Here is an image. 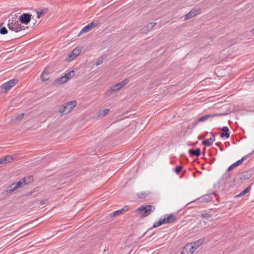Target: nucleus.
Here are the masks:
<instances>
[{"label":"nucleus","instance_id":"obj_43","mask_svg":"<svg viewBox=\"0 0 254 254\" xmlns=\"http://www.w3.org/2000/svg\"><path fill=\"white\" fill-rule=\"evenodd\" d=\"M47 201V200H45H45H42L40 202V204L41 205H44V204H45L46 203Z\"/></svg>","mask_w":254,"mask_h":254},{"label":"nucleus","instance_id":"obj_14","mask_svg":"<svg viewBox=\"0 0 254 254\" xmlns=\"http://www.w3.org/2000/svg\"><path fill=\"white\" fill-rule=\"evenodd\" d=\"M68 110V106L67 103L60 107L58 112L61 114H66L69 112H67Z\"/></svg>","mask_w":254,"mask_h":254},{"label":"nucleus","instance_id":"obj_16","mask_svg":"<svg viewBox=\"0 0 254 254\" xmlns=\"http://www.w3.org/2000/svg\"><path fill=\"white\" fill-rule=\"evenodd\" d=\"M204 238H202L192 243V244L193 247H194V249H197L199 246L202 245L204 242Z\"/></svg>","mask_w":254,"mask_h":254},{"label":"nucleus","instance_id":"obj_12","mask_svg":"<svg viewBox=\"0 0 254 254\" xmlns=\"http://www.w3.org/2000/svg\"><path fill=\"white\" fill-rule=\"evenodd\" d=\"M129 207L127 205L124 207L123 208L118 210L111 214V216H117L118 215L123 214L124 212L128 210Z\"/></svg>","mask_w":254,"mask_h":254},{"label":"nucleus","instance_id":"obj_20","mask_svg":"<svg viewBox=\"0 0 254 254\" xmlns=\"http://www.w3.org/2000/svg\"><path fill=\"white\" fill-rule=\"evenodd\" d=\"M41 80L43 81H46L48 80L49 78V73L47 72L46 70H44L41 75Z\"/></svg>","mask_w":254,"mask_h":254},{"label":"nucleus","instance_id":"obj_11","mask_svg":"<svg viewBox=\"0 0 254 254\" xmlns=\"http://www.w3.org/2000/svg\"><path fill=\"white\" fill-rule=\"evenodd\" d=\"M221 130L222 131L220 133V137L221 138L226 137V138H228L230 137V133L229 132V128L227 127H223L221 129Z\"/></svg>","mask_w":254,"mask_h":254},{"label":"nucleus","instance_id":"obj_47","mask_svg":"<svg viewBox=\"0 0 254 254\" xmlns=\"http://www.w3.org/2000/svg\"><path fill=\"white\" fill-rule=\"evenodd\" d=\"M253 153H254V150L252 151L251 153H250V154H252Z\"/></svg>","mask_w":254,"mask_h":254},{"label":"nucleus","instance_id":"obj_18","mask_svg":"<svg viewBox=\"0 0 254 254\" xmlns=\"http://www.w3.org/2000/svg\"><path fill=\"white\" fill-rule=\"evenodd\" d=\"M27 184H28V183L26 182V178H23L21 179L19 181H18L17 183H15V188L18 189Z\"/></svg>","mask_w":254,"mask_h":254},{"label":"nucleus","instance_id":"obj_32","mask_svg":"<svg viewBox=\"0 0 254 254\" xmlns=\"http://www.w3.org/2000/svg\"><path fill=\"white\" fill-rule=\"evenodd\" d=\"M202 144L205 146H209L212 144V143L208 140V139H206L202 142Z\"/></svg>","mask_w":254,"mask_h":254},{"label":"nucleus","instance_id":"obj_8","mask_svg":"<svg viewBox=\"0 0 254 254\" xmlns=\"http://www.w3.org/2000/svg\"><path fill=\"white\" fill-rule=\"evenodd\" d=\"M251 154H248V155H245L243 157H242L241 159L239 160L238 161H237V162H235L234 163H233V164H232L230 167H229V168H228L227 169V171L228 172H229L231 170H232L235 167L241 165L243 162L246 160L248 157L250 156Z\"/></svg>","mask_w":254,"mask_h":254},{"label":"nucleus","instance_id":"obj_31","mask_svg":"<svg viewBox=\"0 0 254 254\" xmlns=\"http://www.w3.org/2000/svg\"><path fill=\"white\" fill-rule=\"evenodd\" d=\"M211 216V214H210L209 213H206V212H205V213H201L200 214V217L203 218H206V219H209V218H210Z\"/></svg>","mask_w":254,"mask_h":254},{"label":"nucleus","instance_id":"obj_19","mask_svg":"<svg viewBox=\"0 0 254 254\" xmlns=\"http://www.w3.org/2000/svg\"><path fill=\"white\" fill-rule=\"evenodd\" d=\"M14 158V155H7L2 157L4 164L12 162Z\"/></svg>","mask_w":254,"mask_h":254},{"label":"nucleus","instance_id":"obj_21","mask_svg":"<svg viewBox=\"0 0 254 254\" xmlns=\"http://www.w3.org/2000/svg\"><path fill=\"white\" fill-rule=\"evenodd\" d=\"M109 112V109H105L103 110H100L98 112V117L99 118H102L107 115Z\"/></svg>","mask_w":254,"mask_h":254},{"label":"nucleus","instance_id":"obj_5","mask_svg":"<svg viewBox=\"0 0 254 254\" xmlns=\"http://www.w3.org/2000/svg\"><path fill=\"white\" fill-rule=\"evenodd\" d=\"M100 24V22L97 20H94L90 23L88 24L86 26H85L84 27H83L81 31L80 32L79 35H81V34L83 33H86L87 32H89L92 29L94 28L97 26L99 25Z\"/></svg>","mask_w":254,"mask_h":254},{"label":"nucleus","instance_id":"obj_48","mask_svg":"<svg viewBox=\"0 0 254 254\" xmlns=\"http://www.w3.org/2000/svg\"><path fill=\"white\" fill-rule=\"evenodd\" d=\"M31 194H32V192L28 193L27 194V195H30Z\"/></svg>","mask_w":254,"mask_h":254},{"label":"nucleus","instance_id":"obj_41","mask_svg":"<svg viewBox=\"0 0 254 254\" xmlns=\"http://www.w3.org/2000/svg\"><path fill=\"white\" fill-rule=\"evenodd\" d=\"M161 222H162V224H165V223H168L166 221V217H165L164 218L162 219H160Z\"/></svg>","mask_w":254,"mask_h":254},{"label":"nucleus","instance_id":"obj_13","mask_svg":"<svg viewBox=\"0 0 254 254\" xmlns=\"http://www.w3.org/2000/svg\"><path fill=\"white\" fill-rule=\"evenodd\" d=\"M189 152L191 157H198L200 155L201 150L199 148H197L195 149H190L189 150Z\"/></svg>","mask_w":254,"mask_h":254},{"label":"nucleus","instance_id":"obj_22","mask_svg":"<svg viewBox=\"0 0 254 254\" xmlns=\"http://www.w3.org/2000/svg\"><path fill=\"white\" fill-rule=\"evenodd\" d=\"M250 189H251V186H249L245 190H244L243 191H242L241 192H240V193H239L238 194L236 195L235 197L236 198L239 197H241L242 196L245 195L246 193H247L250 191Z\"/></svg>","mask_w":254,"mask_h":254},{"label":"nucleus","instance_id":"obj_2","mask_svg":"<svg viewBox=\"0 0 254 254\" xmlns=\"http://www.w3.org/2000/svg\"><path fill=\"white\" fill-rule=\"evenodd\" d=\"M24 27L14 18H12L9 20L8 27L11 31H13L15 32H19L22 30L25 29Z\"/></svg>","mask_w":254,"mask_h":254},{"label":"nucleus","instance_id":"obj_40","mask_svg":"<svg viewBox=\"0 0 254 254\" xmlns=\"http://www.w3.org/2000/svg\"><path fill=\"white\" fill-rule=\"evenodd\" d=\"M212 137L208 139V140L212 143L213 142L215 141V137L214 133H212Z\"/></svg>","mask_w":254,"mask_h":254},{"label":"nucleus","instance_id":"obj_26","mask_svg":"<svg viewBox=\"0 0 254 254\" xmlns=\"http://www.w3.org/2000/svg\"><path fill=\"white\" fill-rule=\"evenodd\" d=\"M81 51V48L76 47L72 50V54H74V55H75V57H77L78 55H80Z\"/></svg>","mask_w":254,"mask_h":254},{"label":"nucleus","instance_id":"obj_23","mask_svg":"<svg viewBox=\"0 0 254 254\" xmlns=\"http://www.w3.org/2000/svg\"><path fill=\"white\" fill-rule=\"evenodd\" d=\"M149 194V191L140 192L137 193V195L140 198H144L146 197Z\"/></svg>","mask_w":254,"mask_h":254},{"label":"nucleus","instance_id":"obj_42","mask_svg":"<svg viewBox=\"0 0 254 254\" xmlns=\"http://www.w3.org/2000/svg\"><path fill=\"white\" fill-rule=\"evenodd\" d=\"M220 144V142L216 143V145L219 146V147H220V149L221 151H223L224 149H223V146H221Z\"/></svg>","mask_w":254,"mask_h":254},{"label":"nucleus","instance_id":"obj_45","mask_svg":"<svg viewBox=\"0 0 254 254\" xmlns=\"http://www.w3.org/2000/svg\"><path fill=\"white\" fill-rule=\"evenodd\" d=\"M215 160V158H212L210 160V164L213 163Z\"/></svg>","mask_w":254,"mask_h":254},{"label":"nucleus","instance_id":"obj_34","mask_svg":"<svg viewBox=\"0 0 254 254\" xmlns=\"http://www.w3.org/2000/svg\"><path fill=\"white\" fill-rule=\"evenodd\" d=\"M103 58L102 57H99L97 60L95 62V64L96 65H100V64H101L102 63H103Z\"/></svg>","mask_w":254,"mask_h":254},{"label":"nucleus","instance_id":"obj_1","mask_svg":"<svg viewBox=\"0 0 254 254\" xmlns=\"http://www.w3.org/2000/svg\"><path fill=\"white\" fill-rule=\"evenodd\" d=\"M155 209V208L154 206L148 205L138 208L135 211L136 213L140 214L141 217L144 218L150 215Z\"/></svg>","mask_w":254,"mask_h":254},{"label":"nucleus","instance_id":"obj_27","mask_svg":"<svg viewBox=\"0 0 254 254\" xmlns=\"http://www.w3.org/2000/svg\"><path fill=\"white\" fill-rule=\"evenodd\" d=\"M74 75V71L71 70L69 72H68L67 73H66L64 76V78L66 79V81H67L69 79L71 78Z\"/></svg>","mask_w":254,"mask_h":254},{"label":"nucleus","instance_id":"obj_39","mask_svg":"<svg viewBox=\"0 0 254 254\" xmlns=\"http://www.w3.org/2000/svg\"><path fill=\"white\" fill-rule=\"evenodd\" d=\"M24 116V114L22 113L20 115H19L16 118V120L17 121H20Z\"/></svg>","mask_w":254,"mask_h":254},{"label":"nucleus","instance_id":"obj_37","mask_svg":"<svg viewBox=\"0 0 254 254\" xmlns=\"http://www.w3.org/2000/svg\"><path fill=\"white\" fill-rule=\"evenodd\" d=\"M189 246L190 247V251L191 253H192L193 252H194L195 251V250L197 249H194V247H193V244L192 243L190 244V245H187V247H189Z\"/></svg>","mask_w":254,"mask_h":254},{"label":"nucleus","instance_id":"obj_10","mask_svg":"<svg viewBox=\"0 0 254 254\" xmlns=\"http://www.w3.org/2000/svg\"><path fill=\"white\" fill-rule=\"evenodd\" d=\"M226 114H207L205 115L198 119L199 122H204L208 120L210 118H212L216 116H221L225 115Z\"/></svg>","mask_w":254,"mask_h":254},{"label":"nucleus","instance_id":"obj_36","mask_svg":"<svg viewBox=\"0 0 254 254\" xmlns=\"http://www.w3.org/2000/svg\"><path fill=\"white\" fill-rule=\"evenodd\" d=\"M76 57L75 55L72 54V51L68 55V60L70 61L74 60Z\"/></svg>","mask_w":254,"mask_h":254},{"label":"nucleus","instance_id":"obj_7","mask_svg":"<svg viewBox=\"0 0 254 254\" xmlns=\"http://www.w3.org/2000/svg\"><path fill=\"white\" fill-rule=\"evenodd\" d=\"M201 12V9L200 8H193L185 16V20H187L190 19Z\"/></svg>","mask_w":254,"mask_h":254},{"label":"nucleus","instance_id":"obj_17","mask_svg":"<svg viewBox=\"0 0 254 254\" xmlns=\"http://www.w3.org/2000/svg\"><path fill=\"white\" fill-rule=\"evenodd\" d=\"M67 104L68 106V110L67 112H70L72 110V109L76 106V102L75 100L71 101L70 102H67Z\"/></svg>","mask_w":254,"mask_h":254},{"label":"nucleus","instance_id":"obj_25","mask_svg":"<svg viewBox=\"0 0 254 254\" xmlns=\"http://www.w3.org/2000/svg\"><path fill=\"white\" fill-rule=\"evenodd\" d=\"M48 11V8H44L37 11V18H40L42 15L46 13Z\"/></svg>","mask_w":254,"mask_h":254},{"label":"nucleus","instance_id":"obj_30","mask_svg":"<svg viewBox=\"0 0 254 254\" xmlns=\"http://www.w3.org/2000/svg\"><path fill=\"white\" fill-rule=\"evenodd\" d=\"M251 176L249 175V174H248V173L247 172H245L244 173H243L242 176L240 177V179L241 180H247V179H249L250 178Z\"/></svg>","mask_w":254,"mask_h":254},{"label":"nucleus","instance_id":"obj_38","mask_svg":"<svg viewBox=\"0 0 254 254\" xmlns=\"http://www.w3.org/2000/svg\"><path fill=\"white\" fill-rule=\"evenodd\" d=\"M161 225H162V222H161V220H160L157 222L154 223L151 228H156Z\"/></svg>","mask_w":254,"mask_h":254},{"label":"nucleus","instance_id":"obj_24","mask_svg":"<svg viewBox=\"0 0 254 254\" xmlns=\"http://www.w3.org/2000/svg\"><path fill=\"white\" fill-rule=\"evenodd\" d=\"M66 79L64 78V76L57 79L55 82L57 84H62L66 82Z\"/></svg>","mask_w":254,"mask_h":254},{"label":"nucleus","instance_id":"obj_44","mask_svg":"<svg viewBox=\"0 0 254 254\" xmlns=\"http://www.w3.org/2000/svg\"><path fill=\"white\" fill-rule=\"evenodd\" d=\"M4 164L2 158L0 159V165Z\"/></svg>","mask_w":254,"mask_h":254},{"label":"nucleus","instance_id":"obj_49","mask_svg":"<svg viewBox=\"0 0 254 254\" xmlns=\"http://www.w3.org/2000/svg\"><path fill=\"white\" fill-rule=\"evenodd\" d=\"M2 23H0V27H1V26L2 25Z\"/></svg>","mask_w":254,"mask_h":254},{"label":"nucleus","instance_id":"obj_33","mask_svg":"<svg viewBox=\"0 0 254 254\" xmlns=\"http://www.w3.org/2000/svg\"><path fill=\"white\" fill-rule=\"evenodd\" d=\"M8 32V31L7 29L5 27H2L1 28H0V34L2 35H5L7 34Z\"/></svg>","mask_w":254,"mask_h":254},{"label":"nucleus","instance_id":"obj_9","mask_svg":"<svg viewBox=\"0 0 254 254\" xmlns=\"http://www.w3.org/2000/svg\"><path fill=\"white\" fill-rule=\"evenodd\" d=\"M156 25L155 22H150L147 24L142 28L141 29V32L142 33H147L151 31L152 28Z\"/></svg>","mask_w":254,"mask_h":254},{"label":"nucleus","instance_id":"obj_28","mask_svg":"<svg viewBox=\"0 0 254 254\" xmlns=\"http://www.w3.org/2000/svg\"><path fill=\"white\" fill-rule=\"evenodd\" d=\"M16 189H17V188H15V183H13L8 188V189L6 190V192L10 193L15 190Z\"/></svg>","mask_w":254,"mask_h":254},{"label":"nucleus","instance_id":"obj_3","mask_svg":"<svg viewBox=\"0 0 254 254\" xmlns=\"http://www.w3.org/2000/svg\"><path fill=\"white\" fill-rule=\"evenodd\" d=\"M128 82V79H125V80L114 85L111 87L110 89L107 92V95H110L114 92H118L120 89L124 87L127 84Z\"/></svg>","mask_w":254,"mask_h":254},{"label":"nucleus","instance_id":"obj_15","mask_svg":"<svg viewBox=\"0 0 254 254\" xmlns=\"http://www.w3.org/2000/svg\"><path fill=\"white\" fill-rule=\"evenodd\" d=\"M165 217L166 219V221L168 223H172L173 222H174L177 219L176 215L173 214H171L169 215H167V216Z\"/></svg>","mask_w":254,"mask_h":254},{"label":"nucleus","instance_id":"obj_29","mask_svg":"<svg viewBox=\"0 0 254 254\" xmlns=\"http://www.w3.org/2000/svg\"><path fill=\"white\" fill-rule=\"evenodd\" d=\"M212 198L209 195H205L201 198L200 201L209 202L211 201Z\"/></svg>","mask_w":254,"mask_h":254},{"label":"nucleus","instance_id":"obj_6","mask_svg":"<svg viewBox=\"0 0 254 254\" xmlns=\"http://www.w3.org/2000/svg\"><path fill=\"white\" fill-rule=\"evenodd\" d=\"M31 16L30 14L24 13L19 16L18 19L21 23L28 24L31 19Z\"/></svg>","mask_w":254,"mask_h":254},{"label":"nucleus","instance_id":"obj_35","mask_svg":"<svg viewBox=\"0 0 254 254\" xmlns=\"http://www.w3.org/2000/svg\"><path fill=\"white\" fill-rule=\"evenodd\" d=\"M183 167L182 166H177L175 169V172L177 174H180L182 171Z\"/></svg>","mask_w":254,"mask_h":254},{"label":"nucleus","instance_id":"obj_46","mask_svg":"<svg viewBox=\"0 0 254 254\" xmlns=\"http://www.w3.org/2000/svg\"><path fill=\"white\" fill-rule=\"evenodd\" d=\"M251 33H254V28L251 31Z\"/></svg>","mask_w":254,"mask_h":254},{"label":"nucleus","instance_id":"obj_4","mask_svg":"<svg viewBox=\"0 0 254 254\" xmlns=\"http://www.w3.org/2000/svg\"><path fill=\"white\" fill-rule=\"evenodd\" d=\"M18 80L16 79H11L7 82L3 83L0 87V88L3 92H6L11 87L14 86L17 82Z\"/></svg>","mask_w":254,"mask_h":254}]
</instances>
